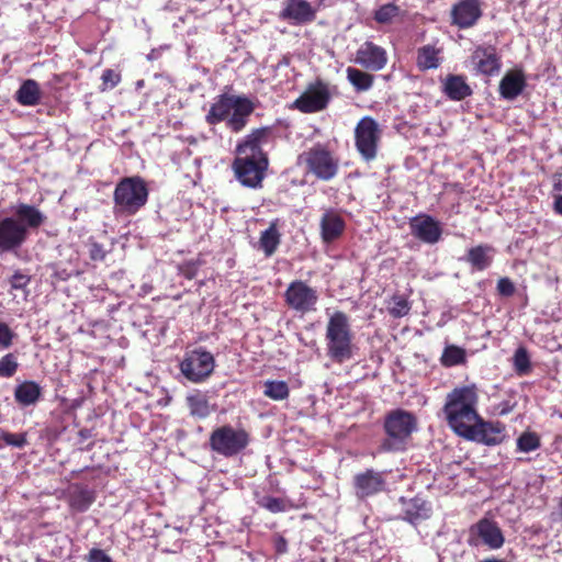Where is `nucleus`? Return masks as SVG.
Returning a JSON list of instances; mask_svg holds the SVG:
<instances>
[{"label":"nucleus","mask_w":562,"mask_h":562,"mask_svg":"<svg viewBox=\"0 0 562 562\" xmlns=\"http://www.w3.org/2000/svg\"><path fill=\"white\" fill-rule=\"evenodd\" d=\"M540 447V438L536 432L526 431L517 439V450L520 452H531Z\"/></svg>","instance_id":"e433bc0d"},{"label":"nucleus","mask_w":562,"mask_h":562,"mask_svg":"<svg viewBox=\"0 0 562 562\" xmlns=\"http://www.w3.org/2000/svg\"><path fill=\"white\" fill-rule=\"evenodd\" d=\"M526 87V78L521 70L508 71L499 82V93L505 100L516 99Z\"/></svg>","instance_id":"393cba45"},{"label":"nucleus","mask_w":562,"mask_h":562,"mask_svg":"<svg viewBox=\"0 0 562 562\" xmlns=\"http://www.w3.org/2000/svg\"><path fill=\"white\" fill-rule=\"evenodd\" d=\"M346 72L348 81L358 92L368 91L373 86L374 77L369 72L353 67H348Z\"/></svg>","instance_id":"c85d7f7f"},{"label":"nucleus","mask_w":562,"mask_h":562,"mask_svg":"<svg viewBox=\"0 0 562 562\" xmlns=\"http://www.w3.org/2000/svg\"><path fill=\"white\" fill-rule=\"evenodd\" d=\"M0 438L4 441L5 445L15 448H23L27 443L26 434H12L9 431H1Z\"/></svg>","instance_id":"79ce46f5"},{"label":"nucleus","mask_w":562,"mask_h":562,"mask_svg":"<svg viewBox=\"0 0 562 562\" xmlns=\"http://www.w3.org/2000/svg\"><path fill=\"white\" fill-rule=\"evenodd\" d=\"M101 79L103 86L102 90H106L114 88L121 81V76L112 69H105Z\"/></svg>","instance_id":"c03bdc74"},{"label":"nucleus","mask_w":562,"mask_h":562,"mask_svg":"<svg viewBox=\"0 0 562 562\" xmlns=\"http://www.w3.org/2000/svg\"><path fill=\"white\" fill-rule=\"evenodd\" d=\"M479 392L474 384L457 386L446 396L442 407L448 426L460 437L479 420Z\"/></svg>","instance_id":"7ed1b4c3"},{"label":"nucleus","mask_w":562,"mask_h":562,"mask_svg":"<svg viewBox=\"0 0 562 562\" xmlns=\"http://www.w3.org/2000/svg\"><path fill=\"white\" fill-rule=\"evenodd\" d=\"M86 562H113L111 557L104 550L92 548L85 557Z\"/></svg>","instance_id":"a18cd8bd"},{"label":"nucleus","mask_w":562,"mask_h":562,"mask_svg":"<svg viewBox=\"0 0 562 562\" xmlns=\"http://www.w3.org/2000/svg\"><path fill=\"white\" fill-rule=\"evenodd\" d=\"M400 8L394 3L381 5L374 12V19L378 23H389L400 14Z\"/></svg>","instance_id":"ea45409f"},{"label":"nucleus","mask_w":562,"mask_h":562,"mask_svg":"<svg viewBox=\"0 0 562 562\" xmlns=\"http://www.w3.org/2000/svg\"><path fill=\"white\" fill-rule=\"evenodd\" d=\"M211 449L224 457H234L249 443V434L244 428L223 425L215 428L209 440Z\"/></svg>","instance_id":"6e6552de"},{"label":"nucleus","mask_w":562,"mask_h":562,"mask_svg":"<svg viewBox=\"0 0 562 562\" xmlns=\"http://www.w3.org/2000/svg\"><path fill=\"white\" fill-rule=\"evenodd\" d=\"M281 16L295 23H306L315 19V10L306 0H289Z\"/></svg>","instance_id":"a878e982"},{"label":"nucleus","mask_w":562,"mask_h":562,"mask_svg":"<svg viewBox=\"0 0 562 562\" xmlns=\"http://www.w3.org/2000/svg\"><path fill=\"white\" fill-rule=\"evenodd\" d=\"M46 216L35 206L19 204L12 216L0 218V254L19 249L32 229H37Z\"/></svg>","instance_id":"f03ea898"},{"label":"nucleus","mask_w":562,"mask_h":562,"mask_svg":"<svg viewBox=\"0 0 562 562\" xmlns=\"http://www.w3.org/2000/svg\"><path fill=\"white\" fill-rule=\"evenodd\" d=\"M461 437L486 446H496L506 437L505 426L499 422H485L479 416V420H475Z\"/></svg>","instance_id":"ddd939ff"},{"label":"nucleus","mask_w":562,"mask_h":562,"mask_svg":"<svg viewBox=\"0 0 562 562\" xmlns=\"http://www.w3.org/2000/svg\"><path fill=\"white\" fill-rule=\"evenodd\" d=\"M15 99L20 104L25 106L36 105L41 99V90L38 83L33 79L24 81L20 89L16 91Z\"/></svg>","instance_id":"cd10ccee"},{"label":"nucleus","mask_w":562,"mask_h":562,"mask_svg":"<svg viewBox=\"0 0 562 562\" xmlns=\"http://www.w3.org/2000/svg\"><path fill=\"white\" fill-rule=\"evenodd\" d=\"M284 301L290 310L304 315L317 310L318 293L306 282L295 280L286 288Z\"/></svg>","instance_id":"f8f14e48"},{"label":"nucleus","mask_w":562,"mask_h":562,"mask_svg":"<svg viewBox=\"0 0 562 562\" xmlns=\"http://www.w3.org/2000/svg\"><path fill=\"white\" fill-rule=\"evenodd\" d=\"M440 64L439 49L431 45H425L418 50L417 65L422 69L437 68Z\"/></svg>","instance_id":"473e14b6"},{"label":"nucleus","mask_w":562,"mask_h":562,"mask_svg":"<svg viewBox=\"0 0 562 562\" xmlns=\"http://www.w3.org/2000/svg\"><path fill=\"white\" fill-rule=\"evenodd\" d=\"M16 334L8 324L0 322V349H9L13 345Z\"/></svg>","instance_id":"37998d69"},{"label":"nucleus","mask_w":562,"mask_h":562,"mask_svg":"<svg viewBox=\"0 0 562 562\" xmlns=\"http://www.w3.org/2000/svg\"><path fill=\"white\" fill-rule=\"evenodd\" d=\"M554 211L562 215V195L554 196Z\"/></svg>","instance_id":"603ef678"},{"label":"nucleus","mask_w":562,"mask_h":562,"mask_svg":"<svg viewBox=\"0 0 562 562\" xmlns=\"http://www.w3.org/2000/svg\"><path fill=\"white\" fill-rule=\"evenodd\" d=\"M263 393L274 401H282L289 396V387L284 381H267Z\"/></svg>","instance_id":"f704fd0d"},{"label":"nucleus","mask_w":562,"mask_h":562,"mask_svg":"<svg viewBox=\"0 0 562 562\" xmlns=\"http://www.w3.org/2000/svg\"><path fill=\"white\" fill-rule=\"evenodd\" d=\"M381 131L378 122L371 116L362 117L355 128L356 147L366 161L376 157Z\"/></svg>","instance_id":"9b49d317"},{"label":"nucleus","mask_w":562,"mask_h":562,"mask_svg":"<svg viewBox=\"0 0 562 562\" xmlns=\"http://www.w3.org/2000/svg\"><path fill=\"white\" fill-rule=\"evenodd\" d=\"M494 254L492 246L483 244L470 248L462 259L470 263L473 271H484L492 265Z\"/></svg>","instance_id":"b1692460"},{"label":"nucleus","mask_w":562,"mask_h":562,"mask_svg":"<svg viewBox=\"0 0 562 562\" xmlns=\"http://www.w3.org/2000/svg\"><path fill=\"white\" fill-rule=\"evenodd\" d=\"M94 502L93 493L83 487H75L70 493L69 503L74 510L83 513L86 512Z\"/></svg>","instance_id":"7c9ffc66"},{"label":"nucleus","mask_w":562,"mask_h":562,"mask_svg":"<svg viewBox=\"0 0 562 562\" xmlns=\"http://www.w3.org/2000/svg\"><path fill=\"white\" fill-rule=\"evenodd\" d=\"M35 562H49V561L44 560V559H40V558H38V559H36V561H35Z\"/></svg>","instance_id":"5fc2aeb1"},{"label":"nucleus","mask_w":562,"mask_h":562,"mask_svg":"<svg viewBox=\"0 0 562 562\" xmlns=\"http://www.w3.org/2000/svg\"><path fill=\"white\" fill-rule=\"evenodd\" d=\"M400 502L402 504L403 519L411 524L416 525L431 515L430 503L422 497L416 496L409 499L401 497Z\"/></svg>","instance_id":"aec40b11"},{"label":"nucleus","mask_w":562,"mask_h":562,"mask_svg":"<svg viewBox=\"0 0 562 562\" xmlns=\"http://www.w3.org/2000/svg\"><path fill=\"white\" fill-rule=\"evenodd\" d=\"M79 437L81 438V440H87L91 437V430L89 429H80L79 432H78Z\"/></svg>","instance_id":"864d4df0"},{"label":"nucleus","mask_w":562,"mask_h":562,"mask_svg":"<svg viewBox=\"0 0 562 562\" xmlns=\"http://www.w3.org/2000/svg\"><path fill=\"white\" fill-rule=\"evenodd\" d=\"M497 291L503 296H512L515 293V285L508 278H501L497 282Z\"/></svg>","instance_id":"de8ad7c7"},{"label":"nucleus","mask_w":562,"mask_h":562,"mask_svg":"<svg viewBox=\"0 0 562 562\" xmlns=\"http://www.w3.org/2000/svg\"><path fill=\"white\" fill-rule=\"evenodd\" d=\"M276 548L279 553H284L286 551V541L284 538L279 537L276 542Z\"/></svg>","instance_id":"3c124183"},{"label":"nucleus","mask_w":562,"mask_h":562,"mask_svg":"<svg viewBox=\"0 0 562 562\" xmlns=\"http://www.w3.org/2000/svg\"><path fill=\"white\" fill-rule=\"evenodd\" d=\"M329 101L328 89L319 83L310 87L300 98L294 101V106L303 113L318 112L326 108Z\"/></svg>","instance_id":"f3484780"},{"label":"nucleus","mask_w":562,"mask_h":562,"mask_svg":"<svg viewBox=\"0 0 562 562\" xmlns=\"http://www.w3.org/2000/svg\"><path fill=\"white\" fill-rule=\"evenodd\" d=\"M319 227L323 241L329 244L337 240L344 234L346 223L337 210L327 209L321 217Z\"/></svg>","instance_id":"a211bd4d"},{"label":"nucleus","mask_w":562,"mask_h":562,"mask_svg":"<svg viewBox=\"0 0 562 562\" xmlns=\"http://www.w3.org/2000/svg\"><path fill=\"white\" fill-rule=\"evenodd\" d=\"M148 200V189L138 176L121 179L113 193L114 213L121 215L136 214Z\"/></svg>","instance_id":"423d86ee"},{"label":"nucleus","mask_w":562,"mask_h":562,"mask_svg":"<svg viewBox=\"0 0 562 562\" xmlns=\"http://www.w3.org/2000/svg\"><path fill=\"white\" fill-rule=\"evenodd\" d=\"M181 374L191 383L205 382L214 371L215 360L210 351L196 348L187 351L179 364Z\"/></svg>","instance_id":"1a4fd4ad"},{"label":"nucleus","mask_w":562,"mask_h":562,"mask_svg":"<svg viewBox=\"0 0 562 562\" xmlns=\"http://www.w3.org/2000/svg\"><path fill=\"white\" fill-rule=\"evenodd\" d=\"M190 414L198 418H206L211 414V407L205 395L201 393L191 394L187 397Z\"/></svg>","instance_id":"2f4dec72"},{"label":"nucleus","mask_w":562,"mask_h":562,"mask_svg":"<svg viewBox=\"0 0 562 562\" xmlns=\"http://www.w3.org/2000/svg\"><path fill=\"white\" fill-rule=\"evenodd\" d=\"M417 429V419L404 409L391 411L384 419L386 438L381 443L383 451H401L405 448L411 435Z\"/></svg>","instance_id":"0eeeda50"},{"label":"nucleus","mask_w":562,"mask_h":562,"mask_svg":"<svg viewBox=\"0 0 562 562\" xmlns=\"http://www.w3.org/2000/svg\"><path fill=\"white\" fill-rule=\"evenodd\" d=\"M281 235L277 228L276 224H271L266 231L261 233L259 239L260 249L263 250L267 257L272 256L279 244H280Z\"/></svg>","instance_id":"c756f323"},{"label":"nucleus","mask_w":562,"mask_h":562,"mask_svg":"<svg viewBox=\"0 0 562 562\" xmlns=\"http://www.w3.org/2000/svg\"><path fill=\"white\" fill-rule=\"evenodd\" d=\"M465 361V351L457 346H448L441 356V362L446 367H453Z\"/></svg>","instance_id":"c9c22d12"},{"label":"nucleus","mask_w":562,"mask_h":562,"mask_svg":"<svg viewBox=\"0 0 562 562\" xmlns=\"http://www.w3.org/2000/svg\"><path fill=\"white\" fill-rule=\"evenodd\" d=\"M43 397V387L35 381L26 380L14 389V401L20 407L35 406Z\"/></svg>","instance_id":"4be33fe9"},{"label":"nucleus","mask_w":562,"mask_h":562,"mask_svg":"<svg viewBox=\"0 0 562 562\" xmlns=\"http://www.w3.org/2000/svg\"><path fill=\"white\" fill-rule=\"evenodd\" d=\"M30 282V277L20 271H16L10 279V284L12 289L22 290Z\"/></svg>","instance_id":"49530a36"},{"label":"nucleus","mask_w":562,"mask_h":562,"mask_svg":"<svg viewBox=\"0 0 562 562\" xmlns=\"http://www.w3.org/2000/svg\"><path fill=\"white\" fill-rule=\"evenodd\" d=\"M270 135L271 132L268 127L257 128L238 144L233 168L236 178L243 186L249 188L260 186L268 167L263 147L269 143Z\"/></svg>","instance_id":"f257e3e1"},{"label":"nucleus","mask_w":562,"mask_h":562,"mask_svg":"<svg viewBox=\"0 0 562 562\" xmlns=\"http://www.w3.org/2000/svg\"><path fill=\"white\" fill-rule=\"evenodd\" d=\"M254 110L255 104L247 97L224 93L211 104L205 119L211 125L225 122L228 130L239 133L248 124Z\"/></svg>","instance_id":"20e7f679"},{"label":"nucleus","mask_w":562,"mask_h":562,"mask_svg":"<svg viewBox=\"0 0 562 562\" xmlns=\"http://www.w3.org/2000/svg\"><path fill=\"white\" fill-rule=\"evenodd\" d=\"M482 16L480 0H459L451 9V23L459 29H469Z\"/></svg>","instance_id":"4468645a"},{"label":"nucleus","mask_w":562,"mask_h":562,"mask_svg":"<svg viewBox=\"0 0 562 562\" xmlns=\"http://www.w3.org/2000/svg\"><path fill=\"white\" fill-rule=\"evenodd\" d=\"M352 338L349 317L344 312H335L326 326L327 355L336 362L352 357Z\"/></svg>","instance_id":"39448f33"},{"label":"nucleus","mask_w":562,"mask_h":562,"mask_svg":"<svg viewBox=\"0 0 562 562\" xmlns=\"http://www.w3.org/2000/svg\"><path fill=\"white\" fill-rule=\"evenodd\" d=\"M513 364L517 374L525 375L529 373L531 369L530 357L528 350L524 346L516 349L513 357Z\"/></svg>","instance_id":"72a5a7b5"},{"label":"nucleus","mask_w":562,"mask_h":562,"mask_svg":"<svg viewBox=\"0 0 562 562\" xmlns=\"http://www.w3.org/2000/svg\"><path fill=\"white\" fill-rule=\"evenodd\" d=\"M553 190L562 192V172H555L553 175Z\"/></svg>","instance_id":"8fccbe9b"},{"label":"nucleus","mask_w":562,"mask_h":562,"mask_svg":"<svg viewBox=\"0 0 562 562\" xmlns=\"http://www.w3.org/2000/svg\"><path fill=\"white\" fill-rule=\"evenodd\" d=\"M472 60L477 71L486 76L496 75L501 69V59L492 46L476 47L472 54Z\"/></svg>","instance_id":"6ab92c4d"},{"label":"nucleus","mask_w":562,"mask_h":562,"mask_svg":"<svg viewBox=\"0 0 562 562\" xmlns=\"http://www.w3.org/2000/svg\"><path fill=\"white\" fill-rule=\"evenodd\" d=\"M482 542L491 549H498L504 544V536L498 525L490 519H481L473 528Z\"/></svg>","instance_id":"5701e85b"},{"label":"nucleus","mask_w":562,"mask_h":562,"mask_svg":"<svg viewBox=\"0 0 562 562\" xmlns=\"http://www.w3.org/2000/svg\"><path fill=\"white\" fill-rule=\"evenodd\" d=\"M19 368L18 357L10 352L0 358V376L12 378Z\"/></svg>","instance_id":"4c0bfd02"},{"label":"nucleus","mask_w":562,"mask_h":562,"mask_svg":"<svg viewBox=\"0 0 562 562\" xmlns=\"http://www.w3.org/2000/svg\"><path fill=\"white\" fill-rule=\"evenodd\" d=\"M412 234L426 244H436L440 240L442 228L440 223L429 215H417L409 223Z\"/></svg>","instance_id":"dca6fc26"},{"label":"nucleus","mask_w":562,"mask_h":562,"mask_svg":"<svg viewBox=\"0 0 562 562\" xmlns=\"http://www.w3.org/2000/svg\"><path fill=\"white\" fill-rule=\"evenodd\" d=\"M89 252L92 260H103L105 258V250L103 246L98 243L91 244Z\"/></svg>","instance_id":"09e8293b"},{"label":"nucleus","mask_w":562,"mask_h":562,"mask_svg":"<svg viewBox=\"0 0 562 562\" xmlns=\"http://www.w3.org/2000/svg\"><path fill=\"white\" fill-rule=\"evenodd\" d=\"M355 63L361 67L379 71L383 69L387 63V55L384 48L372 42H364L356 52Z\"/></svg>","instance_id":"2eb2a0df"},{"label":"nucleus","mask_w":562,"mask_h":562,"mask_svg":"<svg viewBox=\"0 0 562 562\" xmlns=\"http://www.w3.org/2000/svg\"><path fill=\"white\" fill-rule=\"evenodd\" d=\"M258 505L266 508L270 513L277 514L286 510V503L284 499L273 496H262L258 502Z\"/></svg>","instance_id":"a19ab883"},{"label":"nucleus","mask_w":562,"mask_h":562,"mask_svg":"<svg viewBox=\"0 0 562 562\" xmlns=\"http://www.w3.org/2000/svg\"><path fill=\"white\" fill-rule=\"evenodd\" d=\"M385 484L382 473L367 470L355 476L356 493L359 497H367L379 493Z\"/></svg>","instance_id":"412c9836"},{"label":"nucleus","mask_w":562,"mask_h":562,"mask_svg":"<svg viewBox=\"0 0 562 562\" xmlns=\"http://www.w3.org/2000/svg\"><path fill=\"white\" fill-rule=\"evenodd\" d=\"M310 172L324 181L331 180L338 172L339 160L324 145L316 144L299 157Z\"/></svg>","instance_id":"9d476101"},{"label":"nucleus","mask_w":562,"mask_h":562,"mask_svg":"<svg viewBox=\"0 0 562 562\" xmlns=\"http://www.w3.org/2000/svg\"><path fill=\"white\" fill-rule=\"evenodd\" d=\"M409 310L408 301L401 295H394L387 306V311L393 317H403L408 314Z\"/></svg>","instance_id":"58836bf2"},{"label":"nucleus","mask_w":562,"mask_h":562,"mask_svg":"<svg viewBox=\"0 0 562 562\" xmlns=\"http://www.w3.org/2000/svg\"><path fill=\"white\" fill-rule=\"evenodd\" d=\"M445 94L453 101H461L472 94L471 87L460 75H449L443 81Z\"/></svg>","instance_id":"bb28decb"}]
</instances>
